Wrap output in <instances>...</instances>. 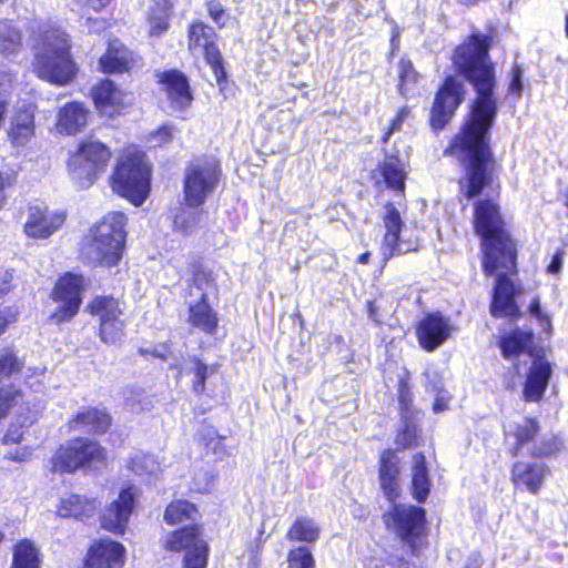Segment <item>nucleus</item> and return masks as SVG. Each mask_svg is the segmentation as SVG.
<instances>
[{
    "label": "nucleus",
    "mask_w": 568,
    "mask_h": 568,
    "mask_svg": "<svg viewBox=\"0 0 568 568\" xmlns=\"http://www.w3.org/2000/svg\"><path fill=\"white\" fill-rule=\"evenodd\" d=\"M489 39L473 34L455 50L453 62L456 69L473 84L477 98L462 132L456 136V145L463 149V160L467 164L464 187L471 194L475 181L484 176L489 165V154L483 134L489 131L497 113L494 95L495 73L488 55Z\"/></svg>",
    "instance_id": "obj_1"
},
{
    "label": "nucleus",
    "mask_w": 568,
    "mask_h": 568,
    "mask_svg": "<svg viewBox=\"0 0 568 568\" xmlns=\"http://www.w3.org/2000/svg\"><path fill=\"white\" fill-rule=\"evenodd\" d=\"M474 224L481 237L483 268L487 276L515 266V244L504 230L499 205L493 199L479 200L475 204Z\"/></svg>",
    "instance_id": "obj_2"
},
{
    "label": "nucleus",
    "mask_w": 568,
    "mask_h": 568,
    "mask_svg": "<svg viewBox=\"0 0 568 568\" xmlns=\"http://www.w3.org/2000/svg\"><path fill=\"white\" fill-rule=\"evenodd\" d=\"M34 71L39 78L55 84L68 83L75 74L68 36L58 27H39L34 40Z\"/></svg>",
    "instance_id": "obj_3"
},
{
    "label": "nucleus",
    "mask_w": 568,
    "mask_h": 568,
    "mask_svg": "<svg viewBox=\"0 0 568 568\" xmlns=\"http://www.w3.org/2000/svg\"><path fill=\"white\" fill-rule=\"evenodd\" d=\"M126 217L110 212L95 223L85 236L82 254L93 265L113 266L119 263L125 245Z\"/></svg>",
    "instance_id": "obj_4"
},
{
    "label": "nucleus",
    "mask_w": 568,
    "mask_h": 568,
    "mask_svg": "<svg viewBox=\"0 0 568 568\" xmlns=\"http://www.w3.org/2000/svg\"><path fill=\"white\" fill-rule=\"evenodd\" d=\"M111 179L115 193L141 205L150 191V166L144 153L133 146L125 149Z\"/></svg>",
    "instance_id": "obj_5"
},
{
    "label": "nucleus",
    "mask_w": 568,
    "mask_h": 568,
    "mask_svg": "<svg viewBox=\"0 0 568 568\" xmlns=\"http://www.w3.org/2000/svg\"><path fill=\"white\" fill-rule=\"evenodd\" d=\"M111 159V151L102 142L87 138L79 143L70 156L68 171L80 187L90 186L98 174L103 172Z\"/></svg>",
    "instance_id": "obj_6"
},
{
    "label": "nucleus",
    "mask_w": 568,
    "mask_h": 568,
    "mask_svg": "<svg viewBox=\"0 0 568 568\" xmlns=\"http://www.w3.org/2000/svg\"><path fill=\"white\" fill-rule=\"evenodd\" d=\"M221 170L216 160H193L184 172L183 193L186 206L199 207L217 187Z\"/></svg>",
    "instance_id": "obj_7"
},
{
    "label": "nucleus",
    "mask_w": 568,
    "mask_h": 568,
    "mask_svg": "<svg viewBox=\"0 0 568 568\" xmlns=\"http://www.w3.org/2000/svg\"><path fill=\"white\" fill-rule=\"evenodd\" d=\"M382 219L385 232L381 243V254L384 260L418 250L417 229L406 225L399 211L392 203L384 206Z\"/></svg>",
    "instance_id": "obj_8"
},
{
    "label": "nucleus",
    "mask_w": 568,
    "mask_h": 568,
    "mask_svg": "<svg viewBox=\"0 0 568 568\" xmlns=\"http://www.w3.org/2000/svg\"><path fill=\"white\" fill-rule=\"evenodd\" d=\"M104 449L94 440L75 438L62 445L52 457V469L72 473L78 468H93L102 465Z\"/></svg>",
    "instance_id": "obj_9"
},
{
    "label": "nucleus",
    "mask_w": 568,
    "mask_h": 568,
    "mask_svg": "<svg viewBox=\"0 0 568 568\" xmlns=\"http://www.w3.org/2000/svg\"><path fill=\"white\" fill-rule=\"evenodd\" d=\"M83 286L84 278L81 275L67 273L60 277L51 294L52 300L59 303L51 315L52 321L59 324L71 320L78 313Z\"/></svg>",
    "instance_id": "obj_10"
},
{
    "label": "nucleus",
    "mask_w": 568,
    "mask_h": 568,
    "mask_svg": "<svg viewBox=\"0 0 568 568\" xmlns=\"http://www.w3.org/2000/svg\"><path fill=\"white\" fill-rule=\"evenodd\" d=\"M92 315L99 317L100 336L104 343L116 344L124 336V320L118 300L113 297H97L90 305Z\"/></svg>",
    "instance_id": "obj_11"
},
{
    "label": "nucleus",
    "mask_w": 568,
    "mask_h": 568,
    "mask_svg": "<svg viewBox=\"0 0 568 568\" xmlns=\"http://www.w3.org/2000/svg\"><path fill=\"white\" fill-rule=\"evenodd\" d=\"M384 521L387 527L394 528L403 540L409 541L410 538L420 534L425 521V513L420 507L394 505L392 510L384 515Z\"/></svg>",
    "instance_id": "obj_12"
},
{
    "label": "nucleus",
    "mask_w": 568,
    "mask_h": 568,
    "mask_svg": "<svg viewBox=\"0 0 568 568\" xmlns=\"http://www.w3.org/2000/svg\"><path fill=\"white\" fill-rule=\"evenodd\" d=\"M465 95L464 85L453 77L445 80L443 88L436 95L432 110V125L442 129L463 102Z\"/></svg>",
    "instance_id": "obj_13"
},
{
    "label": "nucleus",
    "mask_w": 568,
    "mask_h": 568,
    "mask_svg": "<svg viewBox=\"0 0 568 568\" xmlns=\"http://www.w3.org/2000/svg\"><path fill=\"white\" fill-rule=\"evenodd\" d=\"M454 332L455 327L450 320L440 313L427 314L416 328L419 345L427 352H433L442 346L453 336Z\"/></svg>",
    "instance_id": "obj_14"
},
{
    "label": "nucleus",
    "mask_w": 568,
    "mask_h": 568,
    "mask_svg": "<svg viewBox=\"0 0 568 568\" xmlns=\"http://www.w3.org/2000/svg\"><path fill=\"white\" fill-rule=\"evenodd\" d=\"M125 554V547L121 542L101 538L88 549L82 568H122Z\"/></svg>",
    "instance_id": "obj_15"
},
{
    "label": "nucleus",
    "mask_w": 568,
    "mask_h": 568,
    "mask_svg": "<svg viewBox=\"0 0 568 568\" xmlns=\"http://www.w3.org/2000/svg\"><path fill=\"white\" fill-rule=\"evenodd\" d=\"M64 221L63 212L49 211L39 205L30 206L23 230L28 237L48 239L64 224Z\"/></svg>",
    "instance_id": "obj_16"
},
{
    "label": "nucleus",
    "mask_w": 568,
    "mask_h": 568,
    "mask_svg": "<svg viewBox=\"0 0 568 568\" xmlns=\"http://www.w3.org/2000/svg\"><path fill=\"white\" fill-rule=\"evenodd\" d=\"M136 488L123 489L119 498L108 506L101 516V526L112 532L122 534L134 507Z\"/></svg>",
    "instance_id": "obj_17"
},
{
    "label": "nucleus",
    "mask_w": 568,
    "mask_h": 568,
    "mask_svg": "<svg viewBox=\"0 0 568 568\" xmlns=\"http://www.w3.org/2000/svg\"><path fill=\"white\" fill-rule=\"evenodd\" d=\"M97 110L106 116L121 113L130 104V95L110 80L101 81L92 89Z\"/></svg>",
    "instance_id": "obj_18"
},
{
    "label": "nucleus",
    "mask_w": 568,
    "mask_h": 568,
    "mask_svg": "<svg viewBox=\"0 0 568 568\" xmlns=\"http://www.w3.org/2000/svg\"><path fill=\"white\" fill-rule=\"evenodd\" d=\"M159 82L163 85L170 106L174 110H185L193 101L186 77L178 71L170 70L159 74Z\"/></svg>",
    "instance_id": "obj_19"
},
{
    "label": "nucleus",
    "mask_w": 568,
    "mask_h": 568,
    "mask_svg": "<svg viewBox=\"0 0 568 568\" xmlns=\"http://www.w3.org/2000/svg\"><path fill=\"white\" fill-rule=\"evenodd\" d=\"M189 49L194 55H204L215 72L221 67L219 49L212 41V31L201 22L191 26L189 31Z\"/></svg>",
    "instance_id": "obj_20"
},
{
    "label": "nucleus",
    "mask_w": 568,
    "mask_h": 568,
    "mask_svg": "<svg viewBox=\"0 0 568 568\" xmlns=\"http://www.w3.org/2000/svg\"><path fill=\"white\" fill-rule=\"evenodd\" d=\"M513 481L515 486H523L532 494L540 490L550 469L545 463L517 462L513 466Z\"/></svg>",
    "instance_id": "obj_21"
},
{
    "label": "nucleus",
    "mask_w": 568,
    "mask_h": 568,
    "mask_svg": "<svg viewBox=\"0 0 568 568\" xmlns=\"http://www.w3.org/2000/svg\"><path fill=\"white\" fill-rule=\"evenodd\" d=\"M34 131V106L23 105L11 118L8 136L14 146H24L33 138Z\"/></svg>",
    "instance_id": "obj_22"
},
{
    "label": "nucleus",
    "mask_w": 568,
    "mask_h": 568,
    "mask_svg": "<svg viewBox=\"0 0 568 568\" xmlns=\"http://www.w3.org/2000/svg\"><path fill=\"white\" fill-rule=\"evenodd\" d=\"M515 284L503 272L497 274L490 312L494 316H514L517 306L514 302Z\"/></svg>",
    "instance_id": "obj_23"
},
{
    "label": "nucleus",
    "mask_w": 568,
    "mask_h": 568,
    "mask_svg": "<svg viewBox=\"0 0 568 568\" xmlns=\"http://www.w3.org/2000/svg\"><path fill=\"white\" fill-rule=\"evenodd\" d=\"M488 131H486L484 134H483V141H484V144H485V148L489 154V165H488V169L486 170L487 172H485V175L481 178V176H478L477 181H475V191L470 193L467 192V189L464 187L463 185V182L466 180L467 178V164L466 161L463 160V149L457 146L456 145V139L454 140L453 144H452V153L454 155H456L458 158V160L460 161L463 168H464V175L460 178L459 180V187H460V193L468 200L470 199H474L475 196L479 195L481 193V191L486 187H489L493 191L495 190H498V186H495L494 187V173H495V166H496V163L493 159V155L490 153V150H489V146H488V143H487V140H486V134H487Z\"/></svg>",
    "instance_id": "obj_24"
},
{
    "label": "nucleus",
    "mask_w": 568,
    "mask_h": 568,
    "mask_svg": "<svg viewBox=\"0 0 568 568\" xmlns=\"http://www.w3.org/2000/svg\"><path fill=\"white\" fill-rule=\"evenodd\" d=\"M89 113V109L81 102L67 103L58 112V132L67 135L81 132L87 126Z\"/></svg>",
    "instance_id": "obj_25"
},
{
    "label": "nucleus",
    "mask_w": 568,
    "mask_h": 568,
    "mask_svg": "<svg viewBox=\"0 0 568 568\" xmlns=\"http://www.w3.org/2000/svg\"><path fill=\"white\" fill-rule=\"evenodd\" d=\"M551 375L550 364L544 359H534L524 387V397L527 402L541 399L549 377Z\"/></svg>",
    "instance_id": "obj_26"
},
{
    "label": "nucleus",
    "mask_w": 568,
    "mask_h": 568,
    "mask_svg": "<svg viewBox=\"0 0 568 568\" xmlns=\"http://www.w3.org/2000/svg\"><path fill=\"white\" fill-rule=\"evenodd\" d=\"M187 322L195 328L205 334L213 335L216 332L219 318L214 310L209 304L206 296L202 293V300L189 303Z\"/></svg>",
    "instance_id": "obj_27"
},
{
    "label": "nucleus",
    "mask_w": 568,
    "mask_h": 568,
    "mask_svg": "<svg viewBox=\"0 0 568 568\" xmlns=\"http://www.w3.org/2000/svg\"><path fill=\"white\" fill-rule=\"evenodd\" d=\"M398 464L399 458L393 450H385L381 455L379 479L383 491L389 500H394L399 493Z\"/></svg>",
    "instance_id": "obj_28"
},
{
    "label": "nucleus",
    "mask_w": 568,
    "mask_h": 568,
    "mask_svg": "<svg viewBox=\"0 0 568 568\" xmlns=\"http://www.w3.org/2000/svg\"><path fill=\"white\" fill-rule=\"evenodd\" d=\"M98 507L95 499H88L80 495H68L60 499L58 515L84 519L93 515Z\"/></svg>",
    "instance_id": "obj_29"
},
{
    "label": "nucleus",
    "mask_w": 568,
    "mask_h": 568,
    "mask_svg": "<svg viewBox=\"0 0 568 568\" xmlns=\"http://www.w3.org/2000/svg\"><path fill=\"white\" fill-rule=\"evenodd\" d=\"M110 423V416L105 412L97 408H87L79 412L70 420V428L73 430L105 432Z\"/></svg>",
    "instance_id": "obj_30"
},
{
    "label": "nucleus",
    "mask_w": 568,
    "mask_h": 568,
    "mask_svg": "<svg viewBox=\"0 0 568 568\" xmlns=\"http://www.w3.org/2000/svg\"><path fill=\"white\" fill-rule=\"evenodd\" d=\"M99 63L106 73L129 71L134 65L133 53L123 45L111 44Z\"/></svg>",
    "instance_id": "obj_31"
},
{
    "label": "nucleus",
    "mask_w": 568,
    "mask_h": 568,
    "mask_svg": "<svg viewBox=\"0 0 568 568\" xmlns=\"http://www.w3.org/2000/svg\"><path fill=\"white\" fill-rule=\"evenodd\" d=\"M381 174L387 187L403 191L405 187L406 170L404 161L394 154H387L381 165Z\"/></svg>",
    "instance_id": "obj_32"
},
{
    "label": "nucleus",
    "mask_w": 568,
    "mask_h": 568,
    "mask_svg": "<svg viewBox=\"0 0 568 568\" xmlns=\"http://www.w3.org/2000/svg\"><path fill=\"white\" fill-rule=\"evenodd\" d=\"M200 538L199 528L187 526L165 534L162 538V546L168 551H186Z\"/></svg>",
    "instance_id": "obj_33"
},
{
    "label": "nucleus",
    "mask_w": 568,
    "mask_h": 568,
    "mask_svg": "<svg viewBox=\"0 0 568 568\" xmlns=\"http://www.w3.org/2000/svg\"><path fill=\"white\" fill-rule=\"evenodd\" d=\"M173 7L172 0H164V3L154 1L148 10V23L150 37H160L169 30L170 10Z\"/></svg>",
    "instance_id": "obj_34"
},
{
    "label": "nucleus",
    "mask_w": 568,
    "mask_h": 568,
    "mask_svg": "<svg viewBox=\"0 0 568 568\" xmlns=\"http://www.w3.org/2000/svg\"><path fill=\"white\" fill-rule=\"evenodd\" d=\"M429 487L430 483L425 465V456L423 454H416L413 457L412 469V494L414 498L419 503L425 501L429 494Z\"/></svg>",
    "instance_id": "obj_35"
},
{
    "label": "nucleus",
    "mask_w": 568,
    "mask_h": 568,
    "mask_svg": "<svg viewBox=\"0 0 568 568\" xmlns=\"http://www.w3.org/2000/svg\"><path fill=\"white\" fill-rule=\"evenodd\" d=\"M321 527L317 523L305 516L297 517L288 529L286 537L291 541L313 544L320 538Z\"/></svg>",
    "instance_id": "obj_36"
},
{
    "label": "nucleus",
    "mask_w": 568,
    "mask_h": 568,
    "mask_svg": "<svg viewBox=\"0 0 568 568\" xmlns=\"http://www.w3.org/2000/svg\"><path fill=\"white\" fill-rule=\"evenodd\" d=\"M531 333L516 329L500 341L503 355L507 359L519 356L528 347L531 342Z\"/></svg>",
    "instance_id": "obj_37"
},
{
    "label": "nucleus",
    "mask_w": 568,
    "mask_h": 568,
    "mask_svg": "<svg viewBox=\"0 0 568 568\" xmlns=\"http://www.w3.org/2000/svg\"><path fill=\"white\" fill-rule=\"evenodd\" d=\"M39 550L29 540L20 541L13 552L12 568H39Z\"/></svg>",
    "instance_id": "obj_38"
},
{
    "label": "nucleus",
    "mask_w": 568,
    "mask_h": 568,
    "mask_svg": "<svg viewBox=\"0 0 568 568\" xmlns=\"http://www.w3.org/2000/svg\"><path fill=\"white\" fill-rule=\"evenodd\" d=\"M22 48L21 34L10 24L0 21V53L3 55L17 54Z\"/></svg>",
    "instance_id": "obj_39"
},
{
    "label": "nucleus",
    "mask_w": 568,
    "mask_h": 568,
    "mask_svg": "<svg viewBox=\"0 0 568 568\" xmlns=\"http://www.w3.org/2000/svg\"><path fill=\"white\" fill-rule=\"evenodd\" d=\"M193 207H179L173 216L175 230L183 234L192 233L200 223L202 217L201 211H194Z\"/></svg>",
    "instance_id": "obj_40"
},
{
    "label": "nucleus",
    "mask_w": 568,
    "mask_h": 568,
    "mask_svg": "<svg viewBox=\"0 0 568 568\" xmlns=\"http://www.w3.org/2000/svg\"><path fill=\"white\" fill-rule=\"evenodd\" d=\"M194 514H196L194 505L186 500H176L166 507L164 519L170 525H176L186 519H193Z\"/></svg>",
    "instance_id": "obj_41"
},
{
    "label": "nucleus",
    "mask_w": 568,
    "mask_h": 568,
    "mask_svg": "<svg viewBox=\"0 0 568 568\" xmlns=\"http://www.w3.org/2000/svg\"><path fill=\"white\" fill-rule=\"evenodd\" d=\"M538 423L535 419L526 418L517 424L513 436L516 438V446L514 447V455H518L519 450L528 444L538 433Z\"/></svg>",
    "instance_id": "obj_42"
},
{
    "label": "nucleus",
    "mask_w": 568,
    "mask_h": 568,
    "mask_svg": "<svg viewBox=\"0 0 568 568\" xmlns=\"http://www.w3.org/2000/svg\"><path fill=\"white\" fill-rule=\"evenodd\" d=\"M129 468L136 475L143 476L154 474L159 470L160 465L150 454L135 452L129 462Z\"/></svg>",
    "instance_id": "obj_43"
},
{
    "label": "nucleus",
    "mask_w": 568,
    "mask_h": 568,
    "mask_svg": "<svg viewBox=\"0 0 568 568\" xmlns=\"http://www.w3.org/2000/svg\"><path fill=\"white\" fill-rule=\"evenodd\" d=\"M207 561V548L205 541L200 538L193 544L184 556L185 568H204Z\"/></svg>",
    "instance_id": "obj_44"
},
{
    "label": "nucleus",
    "mask_w": 568,
    "mask_h": 568,
    "mask_svg": "<svg viewBox=\"0 0 568 568\" xmlns=\"http://www.w3.org/2000/svg\"><path fill=\"white\" fill-rule=\"evenodd\" d=\"M288 568H315V559L305 546L293 548L287 554Z\"/></svg>",
    "instance_id": "obj_45"
},
{
    "label": "nucleus",
    "mask_w": 568,
    "mask_h": 568,
    "mask_svg": "<svg viewBox=\"0 0 568 568\" xmlns=\"http://www.w3.org/2000/svg\"><path fill=\"white\" fill-rule=\"evenodd\" d=\"M23 366V361L11 348H4L0 352V375L10 376L19 372Z\"/></svg>",
    "instance_id": "obj_46"
},
{
    "label": "nucleus",
    "mask_w": 568,
    "mask_h": 568,
    "mask_svg": "<svg viewBox=\"0 0 568 568\" xmlns=\"http://www.w3.org/2000/svg\"><path fill=\"white\" fill-rule=\"evenodd\" d=\"M213 275L210 271L199 270L194 274L193 285L190 287V296L202 300V293L207 297L209 291L213 287Z\"/></svg>",
    "instance_id": "obj_47"
},
{
    "label": "nucleus",
    "mask_w": 568,
    "mask_h": 568,
    "mask_svg": "<svg viewBox=\"0 0 568 568\" xmlns=\"http://www.w3.org/2000/svg\"><path fill=\"white\" fill-rule=\"evenodd\" d=\"M398 403L400 408V414L403 419H407L408 416H417L418 412H416L413 406V398L409 386L406 381L402 379L398 386Z\"/></svg>",
    "instance_id": "obj_48"
},
{
    "label": "nucleus",
    "mask_w": 568,
    "mask_h": 568,
    "mask_svg": "<svg viewBox=\"0 0 568 568\" xmlns=\"http://www.w3.org/2000/svg\"><path fill=\"white\" fill-rule=\"evenodd\" d=\"M415 418L416 416H408L407 419H403L404 428L396 436V443L402 447H410L417 438L418 428Z\"/></svg>",
    "instance_id": "obj_49"
},
{
    "label": "nucleus",
    "mask_w": 568,
    "mask_h": 568,
    "mask_svg": "<svg viewBox=\"0 0 568 568\" xmlns=\"http://www.w3.org/2000/svg\"><path fill=\"white\" fill-rule=\"evenodd\" d=\"M22 394L13 387L0 389V419L6 416L8 410L21 399Z\"/></svg>",
    "instance_id": "obj_50"
},
{
    "label": "nucleus",
    "mask_w": 568,
    "mask_h": 568,
    "mask_svg": "<svg viewBox=\"0 0 568 568\" xmlns=\"http://www.w3.org/2000/svg\"><path fill=\"white\" fill-rule=\"evenodd\" d=\"M174 131L173 126L163 125L148 136V142L153 148L165 145L173 140Z\"/></svg>",
    "instance_id": "obj_51"
},
{
    "label": "nucleus",
    "mask_w": 568,
    "mask_h": 568,
    "mask_svg": "<svg viewBox=\"0 0 568 568\" xmlns=\"http://www.w3.org/2000/svg\"><path fill=\"white\" fill-rule=\"evenodd\" d=\"M398 72L400 80V91L404 93L403 89L408 83H414L417 80V72L415 71L412 62L406 59H402L398 63Z\"/></svg>",
    "instance_id": "obj_52"
},
{
    "label": "nucleus",
    "mask_w": 568,
    "mask_h": 568,
    "mask_svg": "<svg viewBox=\"0 0 568 568\" xmlns=\"http://www.w3.org/2000/svg\"><path fill=\"white\" fill-rule=\"evenodd\" d=\"M214 372V367H210L201 361H195V381H194V389L196 392H203L205 388V379L209 374Z\"/></svg>",
    "instance_id": "obj_53"
},
{
    "label": "nucleus",
    "mask_w": 568,
    "mask_h": 568,
    "mask_svg": "<svg viewBox=\"0 0 568 568\" xmlns=\"http://www.w3.org/2000/svg\"><path fill=\"white\" fill-rule=\"evenodd\" d=\"M214 481V475L207 470H201L195 474L193 488L199 493L210 491Z\"/></svg>",
    "instance_id": "obj_54"
},
{
    "label": "nucleus",
    "mask_w": 568,
    "mask_h": 568,
    "mask_svg": "<svg viewBox=\"0 0 568 568\" xmlns=\"http://www.w3.org/2000/svg\"><path fill=\"white\" fill-rule=\"evenodd\" d=\"M403 566L404 560L398 556L393 555L374 558L371 561V568H403Z\"/></svg>",
    "instance_id": "obj_55"
},
{
    "label": "nucleus",
    "mask_w": 568,
    "mask_h": 568,
    "mask_svg": "<svg viewBox=\"0 0 568 568\" xmlns=\"http://www.w3.org/2000/svg\"><path fill=\"white\" fill-rule=\"evenodd\" d=\"M409 109L407 106H404L402 108L397 115L395 116V119L392 121L390 123V126L388 128V130L384 133V136H383V142L386 143L389 139V136L395 133V132H398L402 128V124L403 122L408 118L409 115Z\"/></svg>",
    "instance_id": "obj_56"
},
{
    "label": "nucleus",
    "mask_w": 568,
    "mask_h": 568,
    "mask_svg": "<svg viewBox=\"0 0 568 568\" xmlns=\"http://www.w3.org/2000/svg\"><path fill=\"white\" fill-rule=\"evenodd\" d=\"M45 375L44 367H28L26 371V381L34 387L37 384H41Z\"/></svg>",
    "instance_id": "obj_57"
},
{
    "label": "nucleus",
    "mask_w": 568,
    "mask_h": 568,
    "mask_svg": "<svg viewBox=\"0 0 568 568\" xmlns=\"http://www.w3.org/2000/svg\"><path fill=\"white\" fill-rule=\"evenodd\" d=\"M32 452L28 446L17 447L7 453V457L14 462H27L31 458Z\"/></svg>",
    "instance_id": "obj_58"
},
{
    "label": "nucleus",
    "mask_w": 568,
    "mask_h": 568,
    "mask_svg": "<svg viewBox=\"0 0 568 568\" xmlns=\"http://www.w3.org/2000/svg\"><path fill=\"white\" fill-rule=\"evenodd\" d=\"M523 90L521 85V70L519 67H514L511 70V80L509 83V91L514 94H520Z\"/></svg>",
    "instance_id": "obj_59"
},
{
    "label": "nucleus",
    "mask_w": 568,
    "mask_h": 568,
    "mask_svg": "<svg viewBox=\"0 0 568 568\" xmlns=\"http://www.w3.org/2000/svg\"><path fill=\"white\" fill-rule=\"evenodd\" d=\"M207 10H209L211 18L214 20V22H216L217 24H221V26L224 24V22L221 21L223 18L224 10H223L222 6L220 4V2L210 1L207 3Z\"/></svg>",
    "instance_id": "obj_60"
},
{
    "label": "nucleus",
    "mask_w": 568,
    "mask_h": 568,
    "mask_svg": "<svg viewBox=\"0 0 568 568\" xmlns=\"http://www.w3.org/2000/svg\"><path fill=\"white\" fill-rule=\"evenodd\" d=\"M557 445L555 443H542L539 447L531 450L532 456H550L557 452Z\"/></svg>",
    "instance_id": "obj_61"
},
{
    "label": "nucleus",
    "mask_w": 568,
    "mask_h": 568,
    "mask_svg": "<svg viewBox=\"0 0 568 568\" xmlns=\"http://www.w3.org/2000/svg\"><path fill=\"white\" fill-rule=\"evenodd\" d=\"M23 438V432L16 427V426H11L7 434L4 435V443L6 444H16V443H20Z\"/></svg>",
    "instance_id": "obj_62"
},
{
    "label": "nucleus",
    "mask_w": 568,
    "mask_h": 568,
    "mask_svg": "<svg viewBox=\"0 0 568 568\" xmlns=\"http://www.w3.org/2000/svg\"><path fill=\"white\" fill-rule=\"evenodd\" d=\"M450 397L446 392H439L433 405V409L436 413L443 412L447 408Z\"/></svg>",
    "instance_id": "obj_63"
},
{
    "label": "nucleus",
    "mask_w": 568,
    "mask_h": 568,
    "mask_svg": "<svg viewBox=\"0 0 568 568\" xmlns=\"http://www.w3.org/2000/svg\"><path fill=\"white\" fill-rule=\"evenodd\" d=\"M16 316L14 314L9 310L0 311V335L4 333L7 329V326L14 322Z\"/></svg>",
    "instance_id": "obj_64"
}]
</instances>
